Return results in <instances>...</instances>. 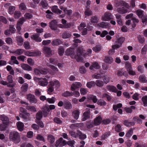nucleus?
I'll return each instance as SVG.
<instances>
[{
  "label": "nucleus",
  "mask_w": 147,
  "mask_h": 147,
  "mask_svg": "<svg viewBox=\"0 0 147 147\" xmlns=\"http://www.w3.org/2000/svg\"><path fill=\"white\" fill-rule=\"evenodd\" d=\"M9 138L10 141L15 144H18L20 141V134L16 131H11L9 134Z\"/></svg>",
  "instance_id": "nucleus-1"
},
{
  "label": "nucleus",
  "mask_w": 147,
  "mask_h": 147,
  "mask_svg": "<svg viewBox=\"0 0 147 147\" xmlns=\"http://www.w3.org/2000/svg\"><path fill=\"white\" fill-rule=\"evenodd\" d=\"M125 40V38L123 37H121L117 38L115 41V43L116 44L113 45V47L119 48L121 47Z\"/></svg>",
  "instance_id": "nucleus-2"
},
{
  "label": "nucleus",
  "mask_w": 147,
  "mask_h": 147,
  "mask_svg": "<svg viewBox=\"0 0 147 147\" xmlns=\"http://www.w3.org/2000/svg\"><path fill=\"white\" fill-rule=\"evenodd\" d=\"M113 18V16L111 13L107 11L105 13L104 15L102 16L101 19L102 21H109Z\"/></svg>",
  "instance_id": "nucleus-3"
},
{
  "label": "nucleus",
  "mask_w": 147,
  "mask_h": 147,
  "mask_svg": "<svg viewBox=\"0 0 147 147\" xmlns=\"http://www.w3.org/2000/svg\"><path fill=\"white\" fill-rule=\"evenodd\" d=\"M66 145V141L62 138H60L56 142L55 146L56 147H62Z\"/></svg>",
  "instance_id": "nucleus-4"
},
{
  "label": "nucleus",
  "mask_w": 147,
  "mask_h": 147,
  "mask_svg": "<svg viewBox=\"0 0 147 147\" xmlns=\"http://www.w3.org/2000/svg\"><path fill=\"white\" fill-rule=\"evenodd\" d=\"M83 52L80 48H78L77 50L76 54H74V57L78 61H80L82 59V56Z\"/></svg>",
  "instance_id": "nucleus-5"
},
{
  "label": "nucleus",
  "mask_w": 147,
  "mask_h": 147,
  "mask_svg": "<svg viewBox=\"0 0 147 147\" xmlns=\"http://www.w3.org/2000/svg\"><path fill=\"white\" fill-rule=\"evenodd\" d=\"M27 99L31 103H36L37 101L35 96L32 94H29L27 95Z\"/></svg>",
  "instance_id": "nucleus-6"
},
{
  "label": "nucleus",
  "mask_w": 147,
  "mask_h": 147,
  "mask_svg": "<svg viewBox=\"0 0 147 147\" xmlns=\"http://www.w3.org/2000/svg\"><path fill=\"white\" fill-rule=\"evenodd\" d=\"M25 55L29 57L37 56H40L41 55V53L39 51L34 52H31L29 51H27L25 52Z\"/></svg>",
  "instance_id": "nucleus-7"
},
{
  "label": "nucleus",
  "mask_w": 147,
  "mask_h": 147,
  "mask_svg": "<svg viewBox=\"0 0 147 147\" xmlns=\"http://www.w3.org/2000/svg\"><path fill=\"white\" fill-rule=\"evenodd\" d=\"M49 27L51 30H57V22L55 20H53L49 23Z\"/></svg>",
  "instance_id": "nucleus-8"
},
{
  "label": "nucleus",
  "mask_w": 147,
  "mask_h": 147,
  "mask_svg": "<svg viewBox=\"0 0 147 147\" xmlns=\"http://www.w3.org/2000/svg\"><path fill=\"white\" fill-rule=\"evenodd\" d=\"M90 110L89 108L86 109V111L83 114V118H82L83 121H85L90 117Z\"/></svg>",
  "instance_id": "nucleus-9"
},
{
  "label": "nucleus",
  "mask_w": 147,
  "mask_h": 147,
  "mask_svg": "<svg viewBox=\"0 0 147 147\" xmlns=\"http://www.w3.org/2000/svg\"><path fill=\"white\" fill-rule=\"evenodd\" d=\"M82 86L81 84L79 82H76L74 83H73L71 87V90L72 91L75 90L76 89L79 88Z\"/></svg>",
  "instance_id": "nucleus-10"
},
{
  "label": "nucleus",
  "mask_w": 147,
  "mask_h": 147,
  "mask_svg": "<svg viewBox=\"0 0 147 147\" xmlns=\"http://www.w3.org/2000/svg\"><path fill=\"white\" fill-rule=\"evenodd\" d=\"M40 34H35L32 35L30 36L31 38L36 42H40L42 40L41 38L39 37Z\"/></svg>",
  "instance_id": "nucleus-11"
},
{
  "label": "nucleus",
  "mask_w": 147,
  "mask_h": 147,
  "mask_svg": "<svg viewBox=\"0 0 147 147\" xmlns=\"http://www.w3.org/2000/svg\"><path fill=\"white\" fill-rule=\"evenodd\" d=\"M102 118L100 115L96 117L94 120V125L98 126L100 125L102 122Z\"/></svg>",
  "instance_id": "nucleus-12"
},
{
  "label": "nucleus",
  "mask_w": 147,
  "mask_h": 147,
  "mask_svg": "<svg viewBox=\"0 0 147 147\" xmlns=\"http://www.w3.org/2000/svg\"><path fill=\"white\" fill-rule=\"evenodd\" d=\"M1 120L3 122V124L6 125L8 124L9 122V118L4 115H1L0 116Z\"/></svg>",
  "instance_id": "nucleus-13"
},
{
  "label": "nucleus",
  "mask_w": 147,
  "mask_h": 147,
  "mask_svg": "<svg viewBox=\"0 0 147 147\" xmlns=\"http://www.w3.org/2000/svg\"><path fill=\"white\" fill-rule=\"evenodd\" d=\"M63 107L66 109H69L72 108V105L69 100H64Z\"/></svg>",
  "instance_id": "nucleus-14"
},
{
  "label": "nucleus",
  "mask_w": 147,
  "mask_h": 147,
  "mask_svg": "<svg viewBox=\"0 0 147 147\" xmlns=\"http://www.w3.org/2000/svg\"><path fill=\"white\" fill-rule=\"evenodd\" d=\"M66 55H71V57H74V49L72 48H69L67 49L65 52Z\"/></svg>",
  "instance_id": "nucleus-15"
},
{
  "label": "nucleus",
  "mask_w": 147,
  "mask_h": 147,
  "mask_svg": "<svg viewBox=\"0 0 147 147\" xmlns=\"http://www.w3.org/2000/svg\"><path fill=\"white\" fill-rule=\"evenodd\" d=\"M16 42L17 45L19 46H21L22 45L24 39L21 36H18L16 37Z\"/></svg>",
  "instance_id": "nucleus-16"
},
{
  "label": "nucleus",
  "mask_w": 147,
  "mask_h": 147,
  "mask_svg": "<svg viewBox=\"0 0 147 147\" xmlns=\"http://www.w3.org/2000/svg\"><path fill=\"white\" fill-rule=\"evenodd\" d=\"M117 11L119 13L121 14L125 13L128 11L127 9L124 7H118L117 9Z\"/></svg>",
  "instance_id": "nucleus-17"
},
{
  "label": "nucleus",
  "mask_w": 147,
  "mask_h": 147,
  "mask_svg": "<svg viewBox=\"0 0 147 147\" xmlns=\"http://www.w3.org/2000/svg\"><path fill=\"white\" fill-rule=\"evenodd\" d=\"M123 124L127 127H130L131 126H133L135 125L134 121H129L128 120H125L123 121Z\"/></svg>",
  "instance_id": "nucleus-18"
},
{
  "label": "nucleus",
  "mask_w": 147,
  "mask_h": 147,
  "mask_svg": "<svg viewBox=\"0 0 147 147\" xmlns=\"http://www.w3.org/2000/svg\"><path fill=\"white\" fill-rule=\"evenodd\" d=\"M106 88L108 90L113 92L116 93L117 91L116 88L113 85H107Z\"/></svg>",
  "instance_id": "nucleus-19"
},
{
  "label": "nucleus",
  "mask_w": 147,
  "mask_h": 147,
  "mask_svg": "<svg viewBox=\"0 0 147 147\" xmlns=\"http://www.w3.org/2000/svg\"><path fill=\"white\" fill-rule=\"evenodd\" d=\"M80 112L78 110H74L72 113L73 118L76 120H77L79 117Z\"/></svg>",
  "instance_id": "nucleus-20"
},
{
  "label": "nucleus",
  "mask_w": 147,
  "mask_h": 147,
  "mask_svg": "<svg viewBox=\"0 0 147 147\" xmlns=\"http://www.w3.org/2000/svg\"><path fill=\"white\" fill-rule=\"evenodd\" d=\"M51 10L53 13L57 14H60L62 12L61 10L58 8V6L56 5L52 7Z\"/></svg>",
  "instance_id": "nucleus-21"
},
{
  "label": "nucleus",
  "mask_w": 147,
  "mask_h": 147,
  "mask_svg": "<svg viewBox=\"0 0 147 147\" xmlns=\"http://www.w3.org/2000/svg\"><path fill=\"white\" fill-rule=\"evenodd\" d=\"M40 5L43 8L47 9L48 7V4L47 0H41Z\"/></svg>",
  "instance_id": "nucleus-22"
},
{
  "label": "nucleus",
  "mask_w": 147,
  "mask_h": 147,
  "mask_svg": "<svg viewBox=\"0 0 147 147\" xmlns=\"http://www.w3.org/2000/svg\"><path fill=\"white\" fill-rule=\"evenodd\" d=\"M38 84L39 85L42 86H45L48 84V82L46 78H44L43 80H41L38 82Z\"/></svg>",
  "instance_id": "nucleus-23"
},
{
  "label": "nucleus",
  "mask_w": 147,
  "mask_h": 147,
  "mask_svg": "<svg viewBox=\"0 0 147 147\" xmlns=\"http://www.w3.org/2000/svg\"><path fill=\"white\" fill-rule=\"evenodd\" d=\"M43 117V113L42 111H39L36 115V120H40Z\"/></svg>",
  "instance_id": "nucleus-24"
},
{
  "label": "nucleus",
  "mask_w": 147,
  "mask_h": 147,
  "mask_svg": "<svg viewBox=\"0 0 147 147\" xmlns=\"http://www.w3.org/2000/svg\"><path fill=\"white\" fill-rule=\"evenodd\" d=\"M100 66L98 63L97 62H94L92 63V65L90 67V69L91 70L93 69V68L96 69H99Z\"/></svg>",
  "instance_id": "nucleus-25"
},
{
  "label": "nucleus",
  "mask_w": 147,
  "mask_h": 147,
  "mask_svg": "<svg viewBox=\"0 0 147 147\" xmlns=\"http://www.w3.org/2000/svg\"><path fill=\"white\" fill-rule=\"evenodd\" d=\"M78 135L79 136V138L81 140H83L86 138L87 136L85 134H83L80 131H78Z\"/></svg>",
  "instance_id": "nucleus-26"
},
{
  "label": "nucleus",
  "mask_w": 147,
  "mask_h": 147,
  "mask_svg": "<svg viewBox=\"0 0 147 147\" xmlns=\"http://www.w3.org/2000/svg\"><path fill=\"white\" fill-rule=\"evenodd\" d=\"M44 51L47 54V56L49 57L51 55V49L50 47H44Z\"/></svg>",
  "instance_id": "nucleus-27"
},
{
  "label": "nucleus",
  "mask_w": 147,
  "mask_h": 147,
  "mask_svg": "<svg viewBox=\"0 0 147 147\" xmlns=\"http://www.w3.org/2000/svg\"><path fill=\"white\" fill-rule=\"evenodd\" d=\"M62 42L60 39H57L53 40L51 42V44L53 46H58L61 44Z\"/></svg>",
  "instance_id": "nucleus-28"
},
{
  "label": "nucleus",
  "mask_w": 147,
  "mask_h": 147,
  "mask_svg": "<svg viewBox=\"0 0 147 147\" xmlns=\"http://www.w3.org/2000/svg\"><path fill=\"white\" fill-rule=\"evenodd\" d=\"M21 67L23 69L25 70L31 71L32 70V67L27 64H23Z\"/></svg>",
  "instance_id": "nucleus-29"
},
{
  "label": "nucleus",
  "mask_w": 147,
  "mask_h": 147,
  "mask_svg": "<svg viewBox=\"0 0 147 147\" xmlns=\"http://www.w3.org/2000/svg\"><path fill=\"white\" fill-rule=\"evenodd\" d=\"M133 133V131L132 128H130L126 133L125 136L127 139H129L131 137Z\"/></svg>",
  "instance_id": "nucleus-30"
},
{
  "label": "nucleus",
  "mask_w": 147,
  "mask_h": 147,
  "mask_svg": "<svg viewBox=\"0 0 147 147\" xmlns=\"http://www.w3.org/2000/svg\"><path fill=\"white\" fill-rule=\"evenodd\" d=\"M17 127L18 129L20 131H22L24 130V125L20 121H18L17 123Z\"/></svg>",
  "instance_id": "nucleus-31"
},
{
  "label": "nucleus",
  "mask_w": 147,
  "mask_h": 147,
  "mask_svg": "<svg viewBox=\"0 0 147 147\" xmlns=\"http://www.w3.org/2000/svg\"><path fill=\"white\" fill-rule=\"evenodd\" d=\"M47 139L51 144L53 143L55 140L54 137L51 134H49L48 135Z\"/></svg>",
  "instance_id": "nucleus-32"
},
{
  "label": "nucleus",
  "mask_w": 147,
  "mask_h": 147,
  "mask_svg": "<svg viewBox=\"0 0 147 147\" xmlns=\"http://www.w3.org/2000/svg\"><path fill=\"white\" fill-rule=\"evenodd\" d=\"M140 82L143 83H146L147 82V78L143 75H141L139 78Z\"/></svg>",
  "instance_id": "nucleus-33"
},
{
  "label": "nucleus",
  "mask_w": 147,
  "mask_h": 147,
  "mask_svg": "<svg viewBox=\"0 0 147 147\" xmlns=\"http://www.w3.org/2000/svg\"><path fill=\"white\" fill-rule=\"evenodd\" d=\"M111 135V132L109 131L107 132H105L101 136V140H104L108 136Z\"/></svg>",
  "instance_id": "nucleus-34"
},
{
  "label": "nucleus",
  "mask_w": 147,
  "mask_h": 147,
  "mask_svg": "<svg viewBox=\"0 0 147 147\" xmlns=\"http://www.w3.org/2000/svg\"><path fill=\"white\" fill-rule=\"evenodd\" d=\"M62 96L65 97L71 96H73L72 92L67 91L63 92L62 94Z\"/></svg>",
  "instance_id": "nucleus-35"
},
{
  "label": "nucleus",
  "mask_w": 147,
  "mask_h": 147,
  "mask_svg": "<svg viewBox=\"0 0 147 147\" xmlns=\"http://www.w3.org/2000/svg\"><path fill=\"white\" fill-rule=\"evenodd\" d=\"M113 61L112 58L106 56L104 59V61L106 63L111 64Z\"/></svg>",
  "instance_id": "nucleus-36"
},
{
  "label": "nucleus",
  "mask_w": 147,
  "mask_h": 147,
  "mask_svg": "<svg viewBox=\"0 0 147 147\" xmlns=\"http://www.w3.org/2000/svg\"><path fill=\"white\" fill-rule=\"evenodd\" d=\"M24 50L22 49H18L13 52V53L18 55H20L23 54L24 51Z\"/></svg>",
  "instance_id": "nucleus-37"
},
{
  "label": "nucleus",
  "mask_w": 147,
  "mask_h": 147,
  "mask_svg": "<svg viewBox=\"0 0 147 147\" xmlns=\"http://www.w3.org/2000/svg\"><path fill=\"white\" fill-rule=\"evenodd\" d=\"M71 36L70 33L68 32H65L62 34V38L64 39L68 38H70Z\"/></svg>",
  "instance_id": "nucleus-38"
},
{
  "label": "nucleus",
  "mask_w": 147,
  "mask_h": 147,
  "mask_svg": "<svg viewBox=\"0 0 147 147\" xmlns=\"http://www.w3.org/2000/svg\"><path fill=\"white\" fill-rule=\"evenodd\" d=\"M99 19L96 16H92L90 19V22L92 23H97Z\"/></svg>",
  "instance_id": "nucleus-39"
},
{
  "label": "nucleus",
  "mask_w": 147,
  "mask_h": 147,
  "mask_svg": "<svg viewBox=\"0 0 147 147\" xmlns=\"http://www.w3.org/2000/svg\"><path fill=\"white\" fill-rule=\"evenodd\" d=\"M101 49V46L100 45H96L95 47L92 48L93 51L96 52H99Z\"/></svg>",
  "instance_id": "nucleus-40"
},
{
  "label": "nucleus",
  "mask_w": 147,
  "mask_h": 147,
  "mask_svg": "<svg viewBox=\"0 0 147 147\" xmlns=\"http://www.w3.org/2000/svg\"><path fill=\"white\" fill-rule=\"evenodd\" d=\"M30 115V113L26 112L25 113L20 114V117H22V118L26 119L29 118Z\"/></svg>",
  "instance_id": "nucleus-41"
},
{
  "label": "nucleus",
  "mask_w": 147,
  "mask_h": 147,
  "mask_svg": "<svg viewBox=\"0 0 147 147\" xmlns=\"http://www.w3.org/2000/svg\"><path fill=\"white\" fill-rule=\"evenodd\" d=\"M28 85L26 83H24L22 85L21 89L23 92H25L27 91L28 88Z\"/></svg>",
  "instance_id": "nucleus-42"
},
{
  "label": "nucleus",
  "mask_w": 147,
  "mask_h": 147,
  "mask_svg": "<svg viewBox=\"0 0 147 147\" xmlns=\"http://www.w3.org/2000/svg\"><path fill=\"white\" fill-rule=\"evenodd\" d=\"M26 109L31 112H34L36 111V109L34 106H31L28 105L26 107Z\"/></svg>",
  "instance_id": "nucleus-43"
},
{
  "label": "nucleus",
  "mask_w": 147,
  "mask_h": 147,
  "mask_svg": "<svg viewBox=\"0 0 147 147\" xmlns=\"http://www.w3.org/2000/svg\"><path fill=\"white\" fill-rule=\"evenodd\" d=\"M53 120L54 122L58 124H61L62 123V121L58 117H56L53 118Z\"/></svg>",
  "instance_id": "nucleus-44"
},
{
  "label": "nucleus",
  "mask_w": 147,
  "mask_h": 147,
  "mask_svg": "<svg viewBox=\"0 0 147 147\" xmlns=\"http://www.w3.org/2000/svg\"><path fill=\"white\" fill-rule=\"evenodd\" d=\"M144 106L147 107V95L143 96L142 98Z\"/></svg>",
  "instance_id": "nucleus-45"
},
{
  "label": "nucleus",
  "mask_w": 147,
  "mask_h": 147,
  "mask_svg": "<svg viewBox=\"0 0 147 147\" xmlns=\"http://www.w3.org/2000/svg\"><path fill=\"white\" fill-rule=\"evenodd\" d=\"M144 11L140 9H138L136 11V13L139 18H141L143 16Z\"/></svg>",
  "instance_id": "nucleus-46"
},
{
  "label": "nucleus",
  "mask_w": 147,
  "mask_h": 147,
  "mask_svg": "<svg viewBox=\"0 0 147 147\" xmlns=\"http://www.w3.org/2000/svg\"><path fill=\"white\" fill-rule=\"evenodd\" d=\"M115 131L117 132H120L122 130L121 126L119 124H117L115 126Z\"/></svg>",
  "instance_id": "nucleus-47"
},
{
  "label": "nucleus",
  "mask_w": 147,
  "mask_h": 147,
  "mask_svg": "<svg viewBox=\"0 0 147 147\" xmlns=\"http://www.w3.org/2000/svg\"><path fill=\"white\" fill-rule=\"evenodd\" d=\"M131 20L133 23L132 25V26L133 28H134L139 22V20L138 19L134 18H132Z\"/></svg>",
  "instance_id": "nucleus-48"
},
{
  "label": "nucleus",
  "mask_w": 147,
  "mask_h": 147,
  "mask_svg": "<svg viewBox=\"0 0 147 147\" xmlns=\"http://www.w3.org/2000/svg\"><path fill=\"white\" fill-rule=\"evenodd\" d=\"M84 14L86 16H89L92 14V12L89 8H87L84 12Z\"/></svg>",
  "instance_id": "nucleus-49"
},
{
  "label": "nucleus",
  "mask_w": 147,
  "mask_h": 147,
  "mask_svg": "<svg viewBox=\"0 0 147 147\" xmlns=\"http://www.w3.org/2000/svg\"><path fill=\"white\" fill-rule=\"evenodd\" d=\"M21 15V13L19 11H16L14 14V16L16 19H18Z\"/></svg>",
  "instance_id": "nucleus-50"
},
{
  "label": "nucleus",
  "mask_w": 147,
  "mask_h": 147,
  "mask_svg": "<svg viewBox=\"0 0 147 147\" xmlns=\"http://www.w3.org/2000/svg\"><path fill=\"white\" fill-rule=\"evenodd\" d=\"M56 100L55 98L54 97H52L51 98H47V101L49 103L53 104L55 103Z\"/></svg>",
  "instance_id": "nucleus-51"
},
{
  "label": "nucleus",
  "mask_w": 147,
  "mask_h": 147,
  "mask_svg": "<svg viewBox=\"0 0 147 147\" xmlns=\"http://www.w3.org/2000/svg\"><path fill=\"white\" fill-rule=\"evenodd\" d=\"M64 50L63 47H60L58 49V54L59 55L62 56L64 53Z\"/></svg>",
  "instance_id": "nucleus-52"
},
{
  "label": "nucleus",
  "mask_w": 147,
  "mask_h": 147,
  "mask_svg": "<svg viewBox=\"0 0 147 147\" xmlns=\"http://www.w3.org/2000/svg\"><path fill=\"white\" fill-rule=\"evenodd\" d=\"M95 85V83L93 81L88 82L86 84L87 86L90 88H91L92 86H94Z\"/></svg>",
  "instance_id": "nucleus-53"
},
{
  "label": "nucleus",
  "mask_w": 147,
  "mask_h": 147,
  "mask_svg": "<svg viewBox=\"0 0 147 147\" xmlns=\"http://www.w3.org/2000/svg\"><path fill=\"white\" fill-rule=\"evenodd\" d=\"M15 7L14 6H11L9 7L8 13L10 14H12L14 13V11L15 9Z\"/></svg>",
  "instance_id": "nucleus-54"
},
{
  "label": "nucleus",
  "mask_w": 147,
  "mask_h": 147,
  "mask_svg": "<svg viewBox=\"0 0 147 147\" xmlns=\"http://www.w3.org/2000/svg\"><path fill=\"white\" fill-rule=\"evenodd\" d=\"M95 84H96L97 86L99 87H101L104 85L103 82L99 80H98L96 81Z\"/></svg>",
  "instance_id": "nucleus-55"
},
{
  "label": "nucleus",
  "mask_w": 147,
  "mask_h": 147,
  "mask_svg": "<svg viewBox=\"0 0 147 147\" xmlns=\"http://www.w3.org/2000/svg\"><path fill=\"white\" fill-rule=\"evenodd\" d=\"M36 123L38 124L39 127L42 128L44 127V125L43 122L40 120H36Z\"/></svg>",
  "instance_id": "nucleus-56"
},
{
  "label": "nucleus",
  "mask_w": 147,
  "mask_h": 147,
  "mask_svg": "<svg viewBox=\"0 0 147 147\" xmlns=\"http://www.w3.org/2000/svg\"><path fill=\"white\" fill-rule=\"evenodd\" d=\"M138 40L139 42L141 44H143L145 42L144 38L140 35H139L138 37Z\"/></svg>",
  "instance_id": "nucleus-57"
},
{
  "label": "nucleus",
  "mask_w": 147,
  "mask_h": 147,
  "mask_svg": "<svg viewBox=\"0 0 147 147\" xmlns=\"http://www.w3.org/2000/svg\"><path fill=\"white\" fill-rule=\"evenodd\" d=\"M24 46L26 49H29L30 48L29 43L28 41H25L24 42Z\"/></svg>",
  "instance_id": "nucleus-58"
},
{
  "label": "nucleus",
  "mask_w": 147,
  "mask_h": 147,
  "mask_svg": "<svg viewBox=\"0 0 147 147\" xmlns=\"http://www.w3.org/2000/svg\"><path fill=\"white\" fill-rule=\"evenodd\" d=\"M102 79L103 80L104 83L107 84L110 81L109 78L105 76H104L102 77Z\"/></svg>",
  "instance_id": "nucleus-59"
},
{
  "label": "nucleus",
  "mask_w": 147,
  "mask_h": 147,
  "mask_svg": "<svg viewBox=\"0 0 147 147\" xmlns=\"http://www.w3.org/2000/svg\"><path fill=\"white\" fill-rule=\"evenodd\" d=\"M24 16L25 18L28 20L31 19L33 17V16L31 14L28 13H26Z\"/></svg>",
  "instance_id": "nucleus-60"
},
{
  "label": "nucleus",
  "mask_w": 147,
  "mask_h": 147,
  "mask_svg": "<svg viewBox=\"0 0 147 147\" xmlns=\"http://www.w3.org/2000/svg\"><path fill=\"white\" fill-rule=\"evenodd\" d=\"M94 122L91 123L90 122H88L86 124L87 127L88 129H90L94 127Z\"/></svg>",
  "instance_id": "nucleus-61"
},
{
  "label": "nucleus",
  "mask_w": 147,
  "mask_h": 147,
  "mask_svg": "<svg viewBox=\"0 0 147 147\" xmlns=\"http://www.w3.org/2000/svg\"><path fill=\"white\" fill-rule=\"evenodd\" d=\"M125 65L127 71L132 69V67L131 64L128 61H127L126 62Z\"/></svg>",
  "instance_id": "nucleus-62"
},
{
  "label": "nucleus",
  "mask_w": 147,
  "mask_h": 147,
  "mask_svg": "<svg viewBox=\"0 0 147 147\" xmlns=\"http://www.w3.org/2000/svg\"><path fill=\"white\" fill-rule=\"evenodd\" d=\"M79 70L80 73L81 74H85L86 72V68L83 66L80 67L79 69Z\"/></svg>",
  "instance_id": "nucleus-63"
},
{
  "label": "nucleus",
  "mask_w": 147,
  "mask_h": 147,
  "mask_svg": "<svg viewBox=\"0 0 147 147\" xmlns=\"http://www.w3.org/2000/svg\"><path fill=\"white\" fill-rule=\"evenodd\" d=\"M147 51V45H144L141 50V53L142 54H146Z\"/></svg>",
  "instance_id": "nucleus-64"
}]
</instances>
